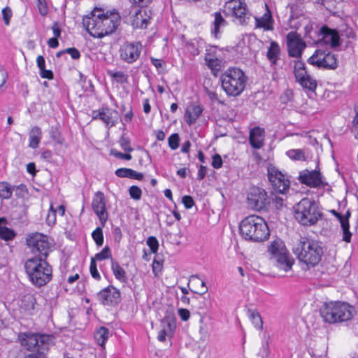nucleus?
<instances>
[{"label":"nucleus","mask_w":358,"mask_h":358,"mask_svg":"<svg viewBox=\"0 0 358 358\" xmlns=\"http://www.w3.org/2000/svg\"><path fill=\"white\" fill-rule=\"evenodd\" d=\"M57 210L54 209L52 204L50 205V210L46 216V222L48 225H53L56 222Z\"/></svg>","instance_id":"47"},{"label":"nucleus","mask_w":358,"mask_h":358,"mask_svg":"<svg viewBox=\"0 0 358 358\" xmlns=\"http://www.w3.org/2000/svg\"><path fill=\"white\" fill-rule=\"evenodd\" d=\"M205 61L206 62L207 66L209 69H210L213 74L215 76L221 70L222 68V62L221 60L215 57L210 54H208L205 57Z\"/></svg>","instance_id":"34"},{"label":"nucleus","mask_w":358,"mask_h":358,"mask_svg":"<svg viewBox=\"0 0 358 358\" xmlns=\"http://www.w3.org/2000/svg\"><path fill=\"white\" fill-rule=\"evenodd\" d=\"M27 244L34 255L33 257L47 259L52 250V242L46 235L35 233L27 238Z\"/></svg>","instance_id":"7"},{"label":"nucleus","mask_w":358,"mask_h":358,"mask_svg":"<svg viewBox=\"0 0 358 358\" xmlns=\"http://www.w3.org/2000/svg\"><path fill=\"white\" fill-rule=\"evenodd\" d=\"M178 315L182 321H187L190 317V313L187 309L180 308L178 309Z\"/></svg>","instance_id":"61"},{"label":"nucleus","mask_w":358,"mask_h":358,"mask_svg":"<svg viewBox=\"0 0 358 358\" xmlns=\"http://www.w3.org/2000/svg\"><path fill=\"white\" fill-rule=\"evenodd\" d=\"M309 64L320 69L334 70L338 67V59L335 55L328 50L317 49L308 58Z\"/></svg>","instance_id":"10"},{"label":"nucleus","mask_w":358,"mask_h":358,"mask_svg":"<svg viewBox=\"0 0 358 358\" xmlns=\"http://www.w3.org/2000/svg\"><path fill=\"white\" fill-rule=\"evenodd\" d=\"M214 22L213 28L211 30L212 34L217 38L220 37V29L224 27L227 22L224 19L220 12H216L214 13Z\"/></svg>","instance_id":"31"},{"label":"nucleus","mask_w":358,"mask_h":358,"mask_svg":"<svg viewBox=\"0 0 358 358\" xmlns=\"http://www.w3.org/2000/svg\"><path fill=\"white\" fill-rule=\"evenodd\" d=\"M52 340V336L30 331L21 332L18 334V341L22 347L33 352L45 351Z\"/></svg>","instance_id":"6"},{"label":"nucleus","mask_w":358,"mask_h":358,"mask_svg":"<svg viewBox=\"0 0 358 358\" xmlns=\"http://www.w3.org/2000/svg\"><path fill=\"white\" fill-rule=\"evenodd\" d=\"M36 3L39 13L43 16L46 15L48 13V8L45 0H36Z\"/></svg>","instance_id":"51"},{"label":"nucleus","mask_w":358,"mask_h":358,"mask_svg":"<svg viewBox=\"0 0 358 358\" xmlns=\"http://www.w3.org/2000/svg\"><path fill=\"white\" fill-rule=\"evenodd\" d=\"M287 45L288 54L290 57L300 58L303 50L306 47L300 34L296 31H290L287 35Z\"/></svg>","instance_id":"16"},{"label":"nucleus","mask_w":358,"mask_h":358,"mask_svg":"<svg viewBox=\"0 0 358 358\" xmlns=\"http://www.w3.org/2000/svg\"><path fill=\"white\" fill-rule=\"evenodd\" d=\"M51 137L54 141H55L57 143L60 145L63 144L64 141V138L61 136L60 133L58 132L57 130L52 131Z\"/></svg>","instance_id":"62"},{"label":"nucleus","mask_w":358,"mask_h":358,"mask_svg":"<svg viewBox=\"0 0 358 358\" xmlns=\"http://www.w3.org/2000/svg\"><path fill=\"white\" fill-rule=\"evenodd\" d=\"M24 269L31 282L37 287L45 285L52 280V266L44 257L29 258L24 263Z\"/></svg>","instance_id":"2"},{"label":"nucleus","mask_w":358,"mask_h":358,"mask_svg":"<svg viewBox=\"0 0 358 358\" xmlns=\"http://www.w3.org/2000/svg\"><path fill=\"white\" fill-rule=\"evenodd\" d=\"M296 220L305 227L316 224L322 217L318 205L312 199L303 198L294 206Z\"/></svg>","instance_id":"4"},{"label":"nucleus","mask_w":358,"mask_h":358,"mask_svg":"<svg viewBox=\"0 0 358 358\" xmlns=\"http://www.w3.org/2000/svg\"><path fill=\"white\" fill-rule=\"evenodd\" d=\"M180 138L176 133L172 134L168 138L169 146L171 150H176L179 146Z\"/></svg>","instance_id":"46"},{"label":"nucleus","mask_w":358,"mask_h":358,"mask_svg":"<svg viewBox=\"0 0 358 358\" xmlns=\"http://www.w3.org/2000/svg\"><path fill=\"white\" fill-rule=\"evenodd\" d=\"M92 118L101 120L106 127L110 128L117 123L118 112L108 107H103L92 112Z\"/></svg>","instance_id":"18"},{"label":"nucleus","mask_w":358,"mask_h":358,"mask_svg":"<svg viewBox=\"0 0 358 358\" xmlns=\"http://www.w3.org/2000/svg\"><path fill=\"white\" fill-rule=\"evenodd\" d=\"M162 270V262L154 259L152 263V272L155 275H157Z\"/></svg>","instance_id":"58"},{"label":"nucleus","mask_w":358,"mask_h":358,"mask_svg":"<svg viewBox=\"0 0 358 358\" xmlns=\"http://www.w3.org/2000/svg\"><path fill=\"white\" fill-rule=\"evenodd\" d=\"M92 236L98 246H101L103 245V235L102 229L101 227H97L95 230H94L92 233Z\"/></svg>","instance_id":"43"},{"label":"nucleus","mask_w":358,"mask_h":358,"mask_svg":"<svg viewBox=\"0 0 358 358\" xmlns=\"http://www.w3.org/2000/svg\"><path fill=\"white\" fill-rule=\"evenodd\" d=\"M203 112V108L199 105H191L185 110V119L188 125L193 124Z\"/></svg>","instance_id":"27"},{"label":"nucleus","mask_w":358,"mask_h":358,"mask_svg":"<svg viewBox=\"0 0 358 358\" xmlns=\"http://www.w3.org/2000/svg\"><path fill=\"white\" fill-rule=\"evenodd\" d=\"M92 208L101 224L104 226L108 219V214L106 207L105 196L102 192L99 191L95 193L92 202Z\"/></svg>","instance_id":"19"},{"label":"nucleus","mask_w":358,"mask_h":358,"mask_svg":"<svg viewBox=\"0 0 358 358\" xmlns=\"http://www.w3.org/2000/svg\"><path fill=\"white\" fill-rule=\"evenodd\" d=\"M294 76L296 80L299 81H304V78H306L308 74L306 70L305 64L301 61H296L294 63Z\"/></svg>","instance_id":"37"},{"label":"nucleus","mask_w":358,"mask_h":358,"mask_svg":"<svg viewBox=\"0 0 358 358\" xmlns=\"http://www.w3.org/2000/svg\"><path fill=\"white\" fill-rule=\"evenodd\" d=\"M142 45L140 42H125L120 48V56L122 60L132 64L140 57Z\"/></svg>","instance_id":"15"},{"label":"nucleus","mask_w":358,"mask_h":358,"mask_svg":"<svg viewBox=\"0 0 358 358\" xmlns=\"http://www.w3.org/2000/svg\"><path fill=\"white\" fill-rule=\"evenodd\" d=\"M280 55V48L275 41H271L268 48L266 56L268 59L273 64H276Z\"/></svg>","instance_id":"33"},{"label":"nucleus","mask_w":358,"mask_h":358,"mask_svg":"<svg viewBox=\"0 0 358 358\" xmlns=\"http://www.w3.org/2000/svg\"><path fill=\"white\" fill-rule=\"evenodd\" d=\"M299 180L310 187H318L323 183L321 173L317 170H305L301 172Z\"/></svg>","instance_id":"20"},{"label":"nucleus","mask_w":358,"mask_h":358,"mask_svg":"<svg viewBox=\"0 0 358 358\" xmlns=\"http://www.w3.org/2000/svg\"><path fill=\"white\" fill-rule=\"evenodd\" d=\"M151 12L146 8H141L131 16V24L134 29H145L150 23Z\"/></svg>","instance_id":"21"},{"label":"nucleus","mask_w":358,"mask_h":358,"mask_svg":"<svg viewBox=\"0 0 358 358\" xmlns=\"http://www.w3.org/2000/svg\"><path fill=\"white\" fill-rule=\"evenodd\" d=\"M266 192L264 189L251 186L248 191V208L260 210L266 206Z\"/></svg>","instance_id":"14"},{"label":"nucleus","mask_w":358,"mask_h":358,"mask_svg":"<svg viewBox=\"0 0 358 358\" xmlns=\"http://www.w3.org/2000/svg\"><path fill=\"white\" fill-rule=\"evenodd\" d=\"M223 11L234 23L243 25L246 19V2L245 0H228Z\"/></svg>","instance_id":"11"},{"label":"nucleus","mask_w":358,"mask_h":358,"mask_svg":"<svg viewBox=\"0 0 358 358\" xmlns=\"http://www.w3.org/2000/svg\"><path fill=\"white\" fill-rule=\"evenodd\" d=\"M65 52L66 53L69 54L73 59H78L80 57V52L75 48H66L65 49Z\"/></svg>","instance_id":"59"},{"label":"nucleus","mask_w":358,"mask_h":358,"mask_svg":"<svg viewBox=\"0 0 358 358\" xmlns=\"http://www.w3.org/2000/svg\"><path fill=\"white\" fill-rule=\"evenodd\" d=\"M7 220L5 217H0V238L5 241H13L16 236L14 230L7 227Z\"/></svg>","instance_id":"29"},{"label":"nucleus","mask_w":358,"mask_h":358,"mask_svg":"<svg viewBox=\"0 0 358 358\" xmlns=\"http://www.w3.org/2000/svg\"><path fill=\"white\" fill-rule=\"evenodd\" d=\"M24 358H46V356L44 353V351H38L29 353Z\"/></svg>","instance_id":"64"},{"label":"nucleus","mask_w":358,"mask_h":358,"mask_svg":"<svg viewBox=\"0 0 358 358\" xmlns=\"http://www.w3.org/2000/svg\"><path fill=\"white\" fill-rule=\"evenodd\" d=\"M336 317H339L338 322L348 321L352 317V308L347 303L335 301Z\"/></svg>","instance_id":"25"},{"label":"nucleus","mask_w":358,"mask_h":358,"mask_svg":"<svg viewBox=\"0 0 358 358\" xmlns=\"http://www.w3.org/2000/svg\"><path fill=\"white\" fill-rule=\"evenodd\" d=\"M110 154L115 157L121 159L130 160L132 157L129 153H122L115 149H112L110 151Z\"/></svg>","instance_id":"54"},{"label":"nucleus","mask_w":358,"mask_h":358,"mask_svg":"<svg viewBox=\"0 0 358 358\" xmlns=\"http://www.w3.org/2000/svg\"><path fill=\"white\" fill-rule=\"evenodd\" d=\"M34 294L27 292L23 294L21 299V306L27 310H34L36 304Z\"/></svg>","instance_id":"35"},{"label":"nucleus","mask_w":358,"mask_h":358,"mask_svg":"<svg viewBox=\"0 0 358 358\" xmlns=\"http://www.w3.org/2000/svg\"><path fill=\"white\" fill-rule=\"evenodd\" d=\"M287 155L289 158L296 159V160H301L304 159V153L301 150H291L287 152Z\"/></svg>","instance_id":"49"},{"label":"nucleus","mask_w":358,"mask_h":358,"mask_svg":"<svg viewBox=\"0 0 358 358\" xmlns=\"http://www.w3.org/2000/svg\"><path fill=\"white\" fill-rule=\"evenodd\" d=\"M120 144L121 148L125 151V152H132L133 148L130 146V141L128 138H126L124 136H122L120 140Z\"/></svg>","instance_id":"52"},{"label":"nucleus","mask_w":358,"mask_h":358,"mask_svg":"<svg viewBox=\"0 0 358 358\" xmlns=\"http://www.w3.org/2000/svg\"><path fill=\"white\" fill-rule=\"evenodd\" d=\"M42 138V131L40 127L35 126L32 127L29 134V146L36 149L38 147Z\"/></svg>","instance_id":"30"},{"label":"nucleus","mask_w":358,"mask_h":358,"mask_svg":"<svg viewBox=\"0 0 358 358\" xmlns=\"http://www.w3.org/2000/svg\"><path fill=\"white\" fill-rule=\"evenodd\" d=\"M182 202L187 209L191 208L194 205L193 198L188 195H185L182 198Z\"/></svg>","instance_id":"56"},{"label":"nucleus","mask_w":358,"mask_h":358,"mask_svg":"<svg viewBox=\"0 0 358 358\" xmlns=\"http://www.w3.org/2000/svg\"><path fill=\"white\" fill-rule=\"evenodd\" d=\"M300 85L310 91H314L317 87L316 80H314L310 75L304 78V81H299Z\"/></svg>","instance_id":"41"},{"label":"nucleus","mask_w":358,"mask_h":358,"mask_svg":"<svg viewBox=\"0 0 358 358\" xmlns=\"http://www.w3.org/2000/svg\"><path fill=\"white\" fill-rule=\"evenodd\" d=\"M321 40L325 44H329L332 48L337 47L340 45L339 35L336 30L331 29L324 26L320 29Z\"/></svg>","instance_id":"23"},{"label":"nucleus","mask_w":358,"mask_h":358,"mask_svg":"<svg viewBox=\"0 0 358 358\" xmlns=\"http://www.w3.org/2000/svg\"><path fill=\"white\" fill-rule=\"evenodd\" d=\"M162 329L159 331L157 339L161 342L166 341V336L171 337L176 329L175 319L172 317H165L161 322Z\"/></svg>","instance_id":"22"},{"label":"nucleus","mask_w":358,"mask_h":358,"mask_svg":"<svg viewBox=\"0 0 358 358\" xmlns=\"http://www.w3.org/2000/svg\"><path fill=\"white\" fill-rule=\"evenodd\" d=\"M269 236V229L265 220L257 215L248 216V238L252 241L262 242Z\"/></svg>","instance_id":"8"},{"label":"nucleus","mask_w":358,"mask_h":358,"mask_svg":"<svg viewBox=\"0 0 358 358\" xmlns=\"http://www.w3.org/2000/svg\"><path fill=\"white\" fill-rule=\"evenodd\" d=\"M331 213L340 222L343 230V241L350 243L351 241L352 234L349 230L350 225L347 218H343V215L335 210H332Z\"/></svg>","instance_id":"28"},{"label":"nucleus","mask_w":358,"mask_h":358,"mask_svg":"<svg viewBox=\"0 0 358 358\" xmlns=\"http://www.w3.org/2000/svg\"><path fill=\"white\" fill-rule=\"evenodd\" d=\"M199 322L201 324L199 329V334L200 335L199 339L202 342H204L207 340V338L209 336L208 327V325L203 322V317H201Z\"/></svg>","instance_id":"40"},{"label":"nucleus","mask_w":358,"mask_h":358,"mask_svg":"<svg viewBox=\"0 0 358 358\" xmlns=\"http://www.w3.org/2000/svg\"><path fill=\"white\" fill-rule=\"evenodd\" d=\"M266 13L263 16L261 17H255V27L263 28L265 31H271L273 29V20L267 5H266Z\"/></svg>","instance_id":"26"},{"label":"nucleus","mask_w":358,"mask_h":358,"mask_svg":"<svg viewBox=\"0 0 358 358\" xmlns=\"http://www.w3.org/2000/svg\"><path fill=\"white\" fill-rule=\"evenodd\" d=\"M293 251L298 259L308 267L317 265L323 255V249L320 243L307 237H301Z\"/></svg>","instance_id":"3"},{"label":"nucleus","mask_w":358,"mask_h":358,"mask_svg":"<svg viewBox=\"0 0 358 358\" xmlns=\"http://www.w3.org/2000/svg\"><path fill=\"white\" fill-rule=\"evenodd\" d=\"M212 166L215 169H220L222 166V159L219 154H215L213 157Z\"/></svg>","instance_id":"57"},{"label":"nucleus","mask_w":358,"mask_h":358,"mask_svg":"<svg viewBox=\"0 0 358 358\" xmlns=\"http://www.w3.org/2000/svg\"><path fill=\"white\" fill-rule=\"evenodd\" d=\"M268 179L276 192L284 194L289 187L287 176L275 166L268 167Z\"/></svg>","instance_id":"13"},{"label":"nucleus","mask_w":358,"mask_h":358,"mask_svg":"<svg viewBox=\"0 0 358 358\" xmlns=\"http://www.w3.org/2000/svg\"><path fill=\"white\" fill-rule=\"evenodd\" d=\"M120 17L117 12L104 13L100 8L94 9L91 16L83 18V24L88 33L94 38H101L113 34L118 27Z\"/></svg>","instance_id":"1"},{"label":"nucleus","mask_w":358,"mask_h":358,"mask_svg":"<svg viewBox=\"0 0 358 358\" xmlns=\"http://www.w3.org/2000/svg\"><path fill=\"white\" fill-rule=\"evenodd\" d=\"M147 245L150 247V250L152 253H156L159 248V242L156 237L150 236L147 239Z\"/></svg>","instance_id":"48"},{"label":"nucleus","mask_w":358,"mask_h":358,"mask_svg":"<svg viewBox=\"0 0 358 358\" xmlns=\"http://www.w3.org/2000/svg\"><path fill=\"white\" fill-rule=\"evenodd\" d=\"M355 116L352 121V131L355 134L356 138L358 139V105L355 106Z\"/></svg>","instance_id":"53"},{"label":"nucleus","mask_w":358,"mask_h":358,"mask_svg":"<svg viewBox=\"0 0 358 358\" xmlns=\"http://www.w3.org/2000/svg\"><path fill=\"white\" fill-rule=\"evenodd\" d=\"M96 297L101 304L115 306L120 302L121 293L114 286L109 285L97 293Z\"/></svg>","instance_id":"17"},{"label":"nucleus","mask_w":358,"mask_h":358,"mask_svg":"<svg viewBox=\"0 0 358 358\" xmlns=\"http://www.w3.org/2000/svg\"><path fill=\"white\" fill-rule=\"evenodd\" d=\"M335 308V303L334 301L324 304L321 309V315L325 322L329 323L338 322L339 317H336V310Z\"/></svg>","instance_id":"24"},{"label":"nucleus","mask_w":358,"mask_h":358,"mask_svg":"<svg viewBox=\"0 0 358 358\" xmlns=\"http://www.w3.org/2000/svg\"><path fill=\"white\" fill-rule=\"evenodd\" d=\"M265 135V129L259 127H255L250 131L249 143L254 150L252 155L257 164L263 161V150H261L264 145Z\"/></svg>","instance_id":"12"},{"label":"nucleus","mask_w":358,"mask_h":358,"mask_svg":"<svg viewBox=\"0 0 358 358\" xmlns=\"http://www.w3.org/2000/svg\"><path fill=\"white\" fill-rule=\"evenodd\" d=\"M259 355L262 358H267L268 357L269 347L268 341H266L265 343L262 345V348L259 352Z\"/></svg>","instance_id":"60"},{"label":"nucleus","mask_w":358,"mask_h":358,"mask_svg":"<svg viewBox=\"0 0 358 358\" xmlns=\"http://www.w3.org/2000/svg\"><path fill=\"white\" fill-rule=\"evenodd\" d=\"M40 76L43 78L52 80L53 78V73L50 70H46L45 67L40 70Z\"/></svg>","instance_id":"63"},{"label":"nucleus","mask_w":358,"mask_h":358,"mask_svg":"<svg viewBox=\"0 0 358 358\" xmlns=\"http://www.w3.org/2000/svg\"><path fill=\"white\" fill-rule=\"evenodd\" d=\"M109 330L105 327H101L94 332V339L101 347H104L106 340L108 338Z\"/></svg>","instance_id":"36"},{"label":"nucleus","mask_w":358,"mask_h":358,"mask_svg":"<svg viewBox=\"0 0 358 358\" xmlns=\"http://www.w3.org/2000/svg\"><path fill=\"white\" fill-rule=\"evenodd\" d=\"M14 186L7 182H0V198L1 199H9L12 196Z\"/></svg>","instance_id":"39"},{"label":"nucleus","mask_w":358,"mask_h":358,"mask_svg":"<svg viewBox=\"0 0 358 358\" xmlns=\"http://www.w3.org/2000/svg\"><path fill=\"white\" fill-rule=\"evenodd\" d=\"M132 169L128 168H120L115 171V175L120 178H129Z\"/></svg>","instance_id":"55"},{"label":"nucleus","mask_w":358,"mask_h":358,"mask_svg":"<svg viewBox=\"0 0 358 358\" xmlns=\"http://www.w3.org/2000/svg\"><path fill=\"white\" fill-rule=\"evenodd\" d=\"M108 74L118 83H124L127 82L128 76L122 71H108Z\"/></svg>","instance_id":"42"},{"label":"nucleus","mask_w":358,"mask_h":358,"mask_svg":"<svg viewBox=\"0 0 358 358\" xmlns=\"http://www.w3.org/2000/svg\"><path fill=\"white\" fill-rule=\"evenodd\" d=\"M94 258L97 261H102L108 258L111 259L112 257L110 248L108 246L104 247L100 252L95 255Z\"/></svg>","instance_id":"44"},{"label":"nucleus","mask_w":358,"mask_h":358,"mask_svg":"<svg viewBox=\"0 0 358 358\" xmlns=\"http://www.w3.org/2000/svg\"><path fill=\"white\" fill-rule=\"evenodd\" d=\"M268 250L272 255L278 268L285 271L291 269L294 260L289 257L288 252L281 241L278 240L272 242L268 246Z\"/></svg>","instance_id":"9"},{"label":"nucleus","mask_w":358,"mask_h":358,"mask_svg":"<svg viewBox=\"0 0 358 358\" xmlns=\"http://www.w3.org/2000/svg\"><path fill=\"white\" fill-rule=\"evenodd\" d=\"M111 269L117 280L124 283L127 282L126 271L119 263L113 258H111Z\"/></svg>","instance_id":"32"},{"label":"nucleus","mask_w":358,"mask_h":358,"mask_svg":"<svg viewBox=\"0 0 358 358\" xmlns=\"http://www.w3.org/2000/svg\"><path fill=\"white\" fill-rule=\"evenodd\" d=\"M248 312L251 323L256 329L261 331L263 329V320L260 314L256 310H249Z\"/></svg>","instance_id":"38"},{"label":"nucleus","mask_w":358,"mask_h":358,"mask_svg":"<svg viewBox=\"0 0 358 358\" xmlns=\"http://www.w3.org/2000/svg\"><path fill=\"white\" fill-rule=\"evenodd\" d=\"M2 17L6 25H8L10 24V18L13 15L12 10L10 7L6 6L2 9Z\"/></svg>","instance_id":"50"},{"label":"nucleus","mask_w":358,"mask_h":358,"mask_svg":"<svg viewBox=\"0 0 358 358\" xmlns=\"http://www.w3.org/2000/svg\"><path fill=\"white\" fill-rule=\"evenodd\" d=\"M129 193L131 198L136 201L140 200L142 196L141 189L136 185H132L130 187Z\"/></svg>","instance_id":"45"},{"label":"nucleus","mask_w":358,"mask_h":358,"mask_svg":"<svg viewBox=\"0 0 358 358\" xmlns=\"http://www.w3.org/2000/svg\"><path fill=\"white\" fill-rule=\"evenodd\" d=\"M245 73L238 68H231L221 76L222 87L227 94L237 96L245 88Z\"/></svg>","instance_id":"5"}]
</instances>
